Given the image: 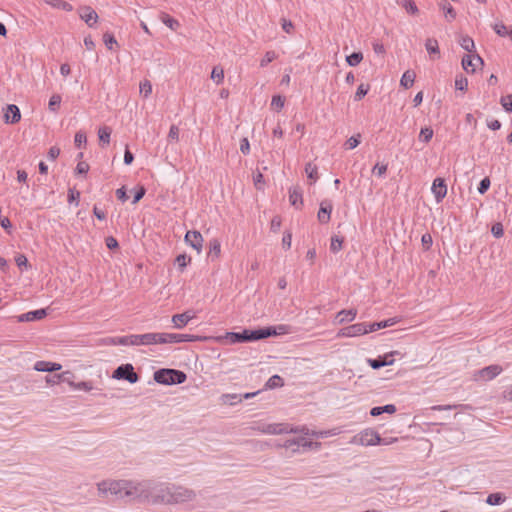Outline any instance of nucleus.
I'll return each instance as SVG.
<instances>
[{
	"label": "nucleus",
	"instance_id": "f8f14e48",
	"mask_svg": "<svg viewBox=\"0 0 512 512\" xmlns=\"http://www.w3.org/2000/svg\"><path fill=\"white\" fill-rule=\"evenodd\" d=\"M431 191L435 196V199L437 202L442 201V199L447 194V185L442 178H436L434 179L431 187Z\"/></svg>",
	"mask_w": 512,
	"mask_h": 512
},
{
	"label": "nucleus",
	"instance_id": "052dcab7",
	"mask_svg": "<svg viewBox=\"0 0 512 512\" xmlns=\"http://www.w3.org/2000/svg\"><path fill=\"white\" fill-rule=\"evenodd\" d=\"M467 86H468V81L466 78L464 77H457L455 79V88L457 90H461V91H464L467 89Z\"/></svg>",
	"mask_w": 512,
	"mask_h": 512
},
{
	"label": "nucleus",
	"instance_id": "c03bdc74",
	"mask_svg": "<svg viewBox=\"0 0 512 512\" xmlns=\"http://www.w3.org/2000/svg\"><path fill=\"white\" fill-rule=\"evenodd\" d=\"M172 323L174 324L175 328L181 329L188 324V321L185 319V317L181 313V314H175L172 316Z\"/></svg>",
	"mask_w": 512,
	"mask_h": 512
},
{
	"label": "nucleus",
	"instance_id": "4c0bfd02",
	"mask_svg": "<svg viewBox=\"0 0 512 512\" xmlns=\"http://www.w3.org/2000/svg\"><path fill=\"white\" fill-rule=\"evenodd\" d=\"M459 43H460V46H461L464 50H466V51H468V52H472V51H473V49L475 48L474 41H473V39H472L471 37H469V36H462V37H461V39H460V41H459Z\"/></svg>",
	"mask_w": 512,
	"mask_h": 512
},
{
	"label": "nucleus",
	"instance_id": "4468645a",
	"mask_svg": "<svg viewBox=\"0 0 512 512\" xmlns=\"http://www.w3.org/2000/svg\"><path fill=\"white\" fill-rule=\"evenodd\" d=\"M288 194H289L290 204L294 208L300 209L303 205V192H302L301 187H299V186L290 187Z\"/></svg>",
	"mask_w": 512,
	"mask_h": 512
},
{
	"label": "nucleus",
	"instance_id": "cd10ccee",
	"mask_svg": "<svg viewBox=\"0 0 512 512\" xmlns=\"http://www.w3.org/2000/svg\"><path fill=\"white\" fill-rule=\"evenodd\" d=\"M260 331H268L269 334L267 335V338L270 336H276V335H283L289 332V328L286 325H279L276 327H265L260 328Z\"/></svg>",
	"mask_w": 512,
	"mask_h": 512
},
{
	"label": "nucleus",
	"instance_id": "72a5a7b5",
	"mask_svg": "<svg viewBox=\"0 0 512 512\" xmlns=\"http://www.w3.org/2000/svg\"><path fill=\"white\" fill-rule=\"evenodd\" d=\"M344 238L339 235H334L331 237L330 250L333 253H337L342 249Z\"/></svg>",
	"mask_w": 512,
	"mask_h": 512
},
{
	"label": "nucleus",
	"instance_id": "09e8293b",
	"mask_svg": "<svg viewBox=\"0 0 512 512\" xmlns=\"http://www.w3.org/2000/svg\"><path fill=\"white\" fill-rule=\"evenodd\" d=\"M103 41L109 50H113V45H117L114 35L108 32L103 35Z\"/></svg>",
	"mask_w": 512,
	"mask_h": 512
},
{
	"label": "nucleus",
	"instance_id": "c9c22d12",
	"mask_svg": "<svg viewBox=\"0 0 512 512\" xmlns=\"http://www.w3.org/2000/svg\"><path fill=\"white\" fill-rule=\"evenodd\" d=\"M363 60L362 52H353L346 57V62L349 66H357Z\"/></svg>",
	"mask_w": 512,
	"mask_h": 512
},
{
	"label": "nucleus",
	"instance_id": "5fc2aeb1",
	"mask_svg": "<svg viewBox=\"0 0 512 512\" xmlns=\"http://www.w3.org/2000/svg\"><path fill=\"white\" fill-rule=\"evenodd\" d=\"M387 164H379L377 163L373 169H372V173L377 175L378 177H382L386 174L387 172Z\"/></svg>",
	"mask_w": 512,
	"mask_h": 512
},
{
	"label": "nucleus",
	"instance_id": "ddd939ff",
	"mask_svg": "<svg viewBox=\"0 0 512 512\" xmlns=\"http://www.w3.org/2000/svg\"><path fill=\"white\" fill-rule=\"evenodd\" d=\"M165 344L193 342L197 340V336L190 334L164 333Z\"/></svg>",
	"mask_w": 512,
	"mask_h": 512
},
{
	"label": "nucleus",
	"instance_id": "7c9ffc66",
	"mask_svg": "<svg viewBox=\"0 0 512 512\" xmlns=\"http://www.w3.org/2000/svg\"><path fill=\"white\" fill-rule=\"evenodd\" d=\"M45 2L53 8L61 9L64 11L73 10L72 5L64 0H45Z\"/></svg>",
	"mask_w": 512,
	"mask_h": 512
},
{
	"label": "nucleus",
	"instance_id": "a211bd4d",
	"mask_svg": "<svg viewBox=\"0 0 512 512\" xmlns=\"http://www.w3.org/2000/svg\"><path fill=\"white\" fill-rule=\"evenodd\" d=\"M4 118L6 123L15 124L19 122L21 119V113L18 106L9 104L6 108Z\"/></svg>",
	"mask_w": 512,
	"mask_h": 512
},
{
	"label": "nucleus",
	"instance_id": "a19ab883",
	"mask_svg": "<svg viewBox=\"0 0 512 512\" xmlns=\"http://www.w3.org/2000/svg\"><path fill=\"white\" fill-rule=\"evenodd\" d=\"M152 93V84L149 80H143L140 82V94L144 98H148Z\"/></svg>",
	"mask_w": 512,
	"mask_h": 512
},
{
	"label": "nucleus",
	"instance_id": "13d9d810",
	"mask_svg": "<svg viewBox=\"0 0 512 512\" xmlns=\"http://www.w3.org/2000/svg\"><path fill=\"white\" fill-rule=\"evenodd\" d=\"M86 141L87 138L84 132L79 131L75 134L74 142L77 147L81 148L82 145L86 144Z\"/></svg>",
	"mask_w": 512,
	"mask_h": 512
},
{
	"label": "nucleus",
	"instance_id": "c85d7f7f",
	"mask_svg": "<svg viewBox=\"0 0 512 512\" xmlns=\"http://www.w3.org/2000/svg\"><path fill=\"white\" fill-rule=\"evenodd\" d=\"M222 404L233 406L237 403L242 402V395L240 394H223L220 397Z\"/></svg>",
	"mask_w": 512,
	"mask_h": 512
},
{
	"label": "nucleus",
	"instance_id": "6ab92c4d",
	"mask_svg": "<svg viewBox=\"0 0 512 512\" xmlns=\"http://www.w3.org/2000/svg\"><path fill=\"white\" fill-rule=\"evenodd\" d=\"M61 368L62 366L59 363L48 361H37L34 365V369L39 372H56Z\"/></svg>",
	"mask_w": 512,
	"mask_h": 512
},
{
	"label": "nucleus",
	"instance_id": "e433bc0d",
	"mask_svg": "<svg viewBox=\"0 0 512 512\" xmlns=\"http://www.w3.org/2000/svg\"><path fill=\"white\" fill-rule=\"evenodd\" d=\"M305 172L307 177L311 179L313 182H316L318 179V169L317 166L312 163H307L305 166Z\"/></svg>",
	"mask_w": 512,
	"mask_h": 512
},
{
	"label": "nucleus",
	"instance_id": "338daca9",
	"mask_svg": "<svg viewBox=\"0 0 512 512\" xmlns=\"http://www.w3.org/2000/svg\"><path fill=\"white\" fill-rule=\"evenodd\" d=\"M168 139L173 141H178L179 139V128L176 125H172L170 127L169 133H168Z\"/></svg>",
	"mask_w": 512,
	"mask_h": 512
},
{
	"label": "nucleus",
	"instance_id": "a878e982",
	"mask_svg": "<svg viewBox=\"0 0 512 512\" xmlns=\"http://www.w3.org/2000/svg\"><path fill=\"white\" fill-rule=\"evenodd\" d=\"M396 323H397L396 318H390V319L383 320V321H380V322H374V323L368 324L369 333L377 331L379 329L390 327V326H392V325H394Z\"/></svg>",
	"mask_w": 512,
	"mask_h": 512
},
{
	"label": "nucleus",
	"instance_id": "412c9836",
	"mask_svg": "<svg viewBox=\"0 0 512 512\" xmlns=\"http://www.w3.org/2000/svg\"><path fill=\"white\" fill-rule=\"evenodd\" d=\"M502 372V367L499 365H490L479 371L480 376L485 380H491Z\"/></svg>",
	"mask_w": 512,
	"mask_h": 512
},
{
	"label": "nucleus",
	"instance_id": "4d7b16f0",
	"mask_svg": "<svg viewBox=\"0 0 512 512\" xmlns=\"http://www.w3.org/2000/svg\"><path fill=\"white\" fill-rule=\"evenodd\" d=\"M162 21L166 26L173 30H175L179 26V22L176 19L170 17L169 15H165L162 18Z\"/></svg>",
	"mask_w": 512,
	"mask_h": 512
},
{
	"label": "nucleus",
	"instance_id": "39448f33",
	"mask_svg": "<svg viewBox=\"0 0 512 512\" xmlns=\"http://www.w3.org/2000/svg\"><path fill=\"white\" fill-rule=\"evenodd\" d=\"M269 334L268 331H260L257 330H243L242 332H228L226 333L225 338L229 341V343L235 344V343H241V342H250V341H256L260 339L267 338V335Z\"/></svg>",
	"mask_w": 512,
	"mask_h": 512
},
{
	"label": "nucleus",
	"instance_id": "e2e57ef3",
	"mask_svg": "<svg viewBox=\"0 0 512 512\" xmlns=\"http://www.w3.org/2000/svg\"><path fill=\"white\" fill-rule=\"evenodd\" d=\"M490 187V179L488 177L483 178L478 186V192L484 194Z\"/></svg>",
	"mask_w": 512,
	"mask_h": 512
},
{
	"label": "nucleus",
	"instance_id": "0e129e2a",
	"mask_svg": "<svg viewBox=\"0 0 512 512\" xmlns=\"http://www.w3.org/2000/svg\"><path fill=\"white\" fill-rule=\"evenodd\" d=\"M114 345L130 346L129 335L122 337H115L111 340Z\"/></svg>",
	"mask_w": 512,
	"mask_h": 512
},
{
	"label": "nucleus",
	"instance_id": "b1692460",
	"mask_svg": "<svg viewBox=\"0 0 512 512\" xmlns=\"http://www.w3.org/2000/svg\"><path fill=\"white\" fill-rule=\"evenodd\" d=\"M396 412V406L393 404H387L385 406H376L370 410V415L377 417L383 413L394 414Z\"/></svg>",
	"mask_w": 512,
	"mask_h": 512
},
{
	"label": "nucleus",
	"instance_id": "7ed1b4c3",
	"mask_svg": "<svg viewBox=\"0 0 512 512\" xmlns=\"http://www.w3.org/2000/svg\"><path fill=\"white\" fill-rule=\"evenodd\" d=\"M126 480H103L97 484L98 496L108 498L114 496L125 499Z\"/></svg>",
	"mask_w": 512,
	"mask_h": 512
},
{
	"label": "nucleus",
	"instance_id": "9b49d317",
	"mask_svg": "<svg viewBox=\"0 0 512 512\" xmlns=\"http://www.w3.org/2000/svg\"><path fill=\"white\" fill-rule=\"evenodd\" d=\"M398 354L397 351L379 356L376 359H369L368 363L373 369H380L381 367L392 365L394 363V355Z\"/></svg>",
	"mask_w": 512,
	"mask_h": 512
},
{
	"label": "nucleus",
	"instance_id": "0eeeda50",
	"mask_svg": "<svg viewBox=\"0 0 512 512\" xmlns=\"http://www.w3.org/2000/svg\"><path fill=\"white\" fill-rule=\"evenodd\" d=\"M382 442L381 436L373 429H364L356 434L350 441L351 444L361 446H374Z\"/></svg>",
	"mask_w": 512,
	"mask_h": 512
},
{
	"label": "nucleus",
	"instance_id": "393cba45",
	"mask_svg": "<svg viewBox=\"0 0 512 512\" xmlns=\"http://www.w3.org/2000/svg\"><path fill=\"white\" fill-rule=\"evenodd\" d=\"M357 315V311L355 309H349V310H341L337 316L336 319L339 324L345 323V322H351L355 319Z\"/></svg>",
	"mask_w": 512,
	"mask_h": 512
},
{
	"label": "nucleus",
	"instance_id": "f257e3e1",
	"mask_svg": "<svg viewBox=\"0 0 512 512\" xmlns=\"http://www.w3.org/2000/svg\"><path fill=\"white\" fill-rule=\"evenodd\" d=\"M126 484V491H124L125 499L130 501H146L153 504L158 503V499L156 498V490L159 488V484H155L148 480H126Z\"/></svg>",
	"mask_w": 512,
	"mask_h": 512
},
{
	"label": "nucleus",
	"instance_id": "423d86ee",
	"mask_svg": "<svg viewBox=\"0 0 512 512\" xmlns=\"http://www.w3.org/2000/svg\"><path fill=\"white\" fill-rule=\"evenodd\" d=\"M254 430L268 435H280L286 433H296L297 429L283 423H259L253 427Z\"/></svg>",
	"mask_w": 512,
	"mask_h": 512
},
{
	"label": "nucleus",
	"instance_id": "680f3d73",
	"mask_svg": "<svg viewBox=\"0 0 512 512\" xmlns=\"http://www.w3.org/2000/svg\"><path fill=\"white\" fill-rule=\"evenodd\" d=\"M190 261V258H187L185 254L178 255L176 258V263L181 271L187 266V263Z\"/></svg>",
	"mask_w": 512,
	"mask_h": 512
},
{
	"label": "nucleus",
	"instance_id": "6e6d98bb",
	"mask_svg": "<svg viewBox=\"0 0 512 512\" xmlns=\"http://www.w3.org/2000/svg\"><path fill=\"white\" fill-rule=\"evenodd\" d=\"M493 29L499 36L505 37L508 35L509 28L503 23H496Z\"/></svg>",
	"mask_w": 512,
	"mask_h": 512
},
{
	"label": "nucleus",
	"instance_id": "6e6552de",
	"mask_svg": "<svg viewBox=\"0 0 512 512\" xmlns=\"http://www.w3.org/2000/svg\"><path fill=\"white\" fill-rule=\"evenodd\" d=\"M112 377L117 380H126L131 384H134L139 380V376L134 371L132 364L120 365L114 370Z\"/></svg>",
	"mask_w": 512,
	"mask_h": 512
},
{
	"label": "nucleus",
	"instance_id": "2eb2a0df",
	"mask_svg": "<svg viewBox=\"0 0 512 512\" xmlns=\"http://www.w3.org/2000/svg\"><path fill=\"white\" fill-rule=\"evenodd\" d=\"M79 15L80 18L84 20L89 27H93L97 23L98 15L95 10L89 6L81 8Z\"/></svg>",
	"mask_w": 512,
	"mask_h": 512
},
{
	"label": "nucleus",
	"instance_id": "8fccbe9b",
	"mask_svg": "<svg viewBox=\"0 0 512 512\" xmlns=\"http://www.w3.org/2000/svg\"><path fill=\"white\" fill-rule=\"evenodd\" d=\"M360 134H358L357 136H352L350 137L346 142H345V148L346 149H349V150H352L354 148H356L359 143H360Z\"/></svg>",
	"mask_w": 512,
	"mask_h": 512
},
{
	"label": "nucleus",
	"instance_id": "774afa93",
	"mask_svg": "<svg viewBox=\"0 0 512 512\" xmlns=\"http://www.w3.org/2000/svg\"><path fill=\"white\" fill-rule=\"evenodd\" d=\"M145 192H146V190L144 187H140L139 189L135 190L132 203L136 204L137 202H139L145 195Z\"/></svg>",
	"mask_w": 512,
	"mask_h": 512
},
{
	"label": "nucleus",
	"instance_id": "49530a36",
	"mask_svg": "<svg viewBox=\"0 0 512 512\" xmlns=\"http://www.w3.org/2000/svg\"><path fill=\"white\" fill-rule=\"evenodd\" d=\"M433 137V130L430 127H424L419 134V140L428 143Z\"/></svg>",
	"mask_w": 512,
	"mask_h": 512
},
{
	"label": "nucleus",
	"instance_id": "37998d69",
	"mask_svg": "<svg viewBox=\"0 0 512 512\" xmlns=\"http://www.w3.org/2000/svg\"><path fill=\"white\" fill-rule=\"evenodd\" d=\"M505 500V497L501 493H492L488 495L486 503L489 505H499Z\"/></svg>",
	"mask_w": 512,
	"mask_h": 512
},
{
	"label": "nucleus",
	"instance_id": "79ce46f5",
	"mask_svg": "<svg viewBox=\"0 0 512 512\" xmlns=\"http://www.w3.org/2000/svg\"><path fill=\"white\" fill-rule=\"evenodd\" d=\"M401 5L409 14L416 15L419 11L413 0H402Z\"/></svg>",
	"mask_w": 512,
	"mask_h": 512
},
{
	"label": "nucleus",
	"instance_id": "20e7f679",
	"mask_svg": "<svg viewBox=\"0 0 512 512\" xmlns=\"http://www.w3.org/2000/svg\"><path fill=\"white\" fill-rule=\"evenodd\" d=\"M187 376L183 371L176 369H159L154 373V380L159 384L174 385L185 382Z\"/></svg>",
	"mask_w": 512,
	"mask_h": 512
},
{
	"label": "nucleus",
	"instance_id": "c756f323",
	"mask_svg": "<svg viewBox=\"0 0 512 512\" xmlns=\"http://www.w3.org/2000/svg\"><path fill=\"white\" fill-rule=\"evenodd\" d=\"M440 8L443 10L444 16L448 21H452L455 19L456 12L449 2H447L446 0H443L440 3Z\"/></svg>",
	"mask_w": 512,
	"mask_h": 512
},
{
	"label": "nucleus",
	"instance_id": "ea45409f",
	"mask_svg": "<svg viewBox=\"0 0 512 512\" xmlns=\"http://www.w3.org/2000/svg\"><path fill=\"white\" fill-rule=\"evenodd\" d=\"M211 79L217 84L222 83L224 80V70L219 66H215L211 72Z\"/></svg>",
	"mask_w": 512,
	"mask_h": 512
},
{
	"label": "nucleus",
	"instance_id": "9d476101",
	"mask_svg": "<svg viewBox=\"0 0 512 512\" xmlns=\"http://www.w3.org/2000/svg\"><path fill=\"white\" fill-rule=\"evenodd\" d=\"M483 64V59L477 55H466L462 59L463 69L468 73H474L478 65Z\"/></svg>",
	"mask_w": 512,
	"mask_h": 512
},
{
	"label": "nucleus",
	"instance_id": "69168bd1",
	"mask_svg": "<svg viewBox=\"0 0 512 512\" xmlns=\"http://www.w3.org/2000/svg\"><path fill=\"white\" fill-rule=\"evenodd\" d=\"M130 346L143 345V334L141 335H129Z\"/></svg>",
	"mask_w": 512,
	"mask_h": 512
},
{
	"label": "nucleus",
	"instance_id": "f03ea898",
	"mask_svg": "<svg viewBox=\"0 0 512 512\" xmlns=\"http://www.w3.org/2000/svg\"><path fill=\"white\" fill-rule=\"evenodd\" d=\"M158 503L176 504L193 501L196 498L194 490L183 486L159 484L156 490Z\"/></svg>",
	"mask_w": 512,
	"mask_h": 512
},
{
	"label": "nucleus",
	"instance_id": "3c124183",
	"mask_svg": "<svg viewBox=\"0 0 512 512\" xmlns=\"http://www.w3.org/2000/svg\"><path fill=\"white\" fill-rule=\"evenodd\" d=\"M284 102H285V99L282 96L276 95V96H273V98H272L271 106L273 108H275L277 111H279L284 107Z\"/></svg>",
	"mask_w": 512,
	"mask_h": 512
},
{
	"label": "nucleus",
	"instance_id": "58836bf2",
	"mask_svg": "<svg viewBox=\"0 0 512 512\" xmlns=\"http://www.w3.org/2000/svg\"><path fill=\"white\" fill-rule=\"evenodd\" d=\"M61 100L62 98L59 94L52 95L48 103L49 110L52 112H57L60 107Z\"/></svg>",
	"mask_w": 512,
	"mask_h": 512
},
{
	"label": "nucleus",
	"instance_id": "f704fd0d",
	"mask_svg": "<svg viewBox=\"0 0 512 512\" xmlns=\"http://www.w3.org/2000/svg\"><path fill=\"white\" fill-rule=\"evenodd\" d=\"M284 385L283 379L279 375H273L266 382V388L274 389L278 387H282Z\"/></svg>",
	"mask_w": 512,
	"mask_h": 512
},
{
	"label": "nucleus",
	"instance_id": "2f4dec72",
	"mask_svg": "<svg viewBox=\"0 0 512 512\" xmlns=\"http://www.w3.org/2000/svg\"><path fill=\"white\" fill-rule=\"evenodd\" d=\"M425 48L429 54H440L438 41L434 38H428L425 42Z\"/></svg>",
	"mask_w": 512,
	"mask_h": 512
},
{
	"label": "nucleus",
	"instance_id": "4be33fe9",
	"mask_svg": "<svg viewBox=\"0 0 512 512\" xmlns=\"http://www.w3.org/2000/svg\"><path fill=\"white\" fill-rule=\"evenodd\" d=\"M313 445L318 446L319 443H313L311 441L306 440L303 437L286 440L285 443L283 444V446L286 448H291L293 446L311 448Z\"/></svg>",
	"mask_w": 512,
	"mask_h": 512
},
{
	"label": "nucleus",
	"instance_id": "aec40b11",
	"mask_svg": "<svg viewBox=\"0 0 512 512\" xmlns=\"http://www.w3.org/2000/svg\"><path fill=\"white\" fill-rule=\"evenodd\" d=\"M332 211V204L325 200L320 204V209L318 211V220L323 224L327 223L330 219V214Z\"/></svg>",
	"mask_w": 512,
	"mask_h": 512
},
{
	"label": "nucleus",
	"instance_id": "603ef678",
	"mask_svg": "<svg viewBox=\"0 0 512 512\" xmlns=\"http://www.w3.org/2000/svg\"><path fill=\"white\" fill-rule=\"evenodd\" d=\"M500 103L507 112H512V94L501 97Z\"/></svg>",
	"mask_w": 512,
	"mask_h": 512
},
{
	"label": "nucleus",
	"instance_id": "5701e85b",
	"mask_svg": "<svg viewBox=\"0 0 512 512\" xmlns=\"http://www.w3.org/2000/svg\"><path fill=\"white\" fill-rule=\"evenodd\" d=\"M165 344L164 333L143 334V345Z\"/></svg>",
	"mask_w": 512,
	"mask_h": 512
},
{
	"label": "nucleus",
	"instance_id": "473e14b6",
	"mask_svg": "<svg viewBox=\"0 0 512 512\" xmlns=\"http://www.w3.org/2000/svg\"><path fill=\"white\" fill-rule=\"evenodd\" d=\"M111 136V129L107 126H104L98 130L99 141L103 144H109Z\"/></svg>",
	"mask_w": 512,
	"mask_h": 512
},
{
	"label": "nucleus",
	"instance_id": "bb28decb",
	"mask_svg": "<svg viewBox=\"0 0 512 512\" xmlns=\"http://www.w3.org/2000/svg\"><path fill=\"white\" fill-rule=\"evenodd\" d=\"M415 77H416V74L414 71H412V70L405 71L400 80L401 86H403L406 89L412 87L414 84V81H415Z\"/></svg>",
	"mask_w": 512,
	"mask_h": 512
},
{
	"label": "nucleus",
	"instance_id": "bf43d9fd",
	"mask_svg": "<svg viewBox=\"0 0 512 512\" xmlns=\"http://www.w3.org/2000/svg\"><path fill=\"white\" fill-rule=\"evenodd\" d=\"M73 374L70 371H64L60 374H57V379L63 382H66L70 386V382H74L72 380Z\"/></svg>",
	"mask_w": 512,
	"mask_h": 512
},
{
	"label": "nucleus",
	"instance_id": "dca6fc26",
	"mask_svg": "<svg viewBox=\"0 0 512 512\" xmlns=\"http://www.w3.org/2000/svg\"><path fill=\"white\" fill-rule=\"evenodd\" d=\"M185 241L191 245L198 253L202 248V236L197 231H187L185 235Z\"/></svg>",
	"mask_w": 512,
	"mask_h": 512
},
{
	"label": "nucleus",
	"instance_id": "de8ad7c7",
	"mask_svg": "<svg viewBox=\"0 0 512 512\" xmlns=\"http://www.w3.org/2000/svg\"><path fill=\"white\" fill-rule=\"evenodd\" d=\"M277 58V55L274 51H267L264 55V57L262 58V60L260 61V66L261 67H265L267 66L270 62H272L273 60H275Z\"/></svg>",
	"mask_w": 512,
	"mask_h": 512
},
{
	"label": "nucleus",
	"instance_id": "a18cd8bd",
	"mask_svg": "<svg viewBox=\"0 0 512 512\" xmlns=\"http://www.w3.org/2000/svg\"><path fill=\"white\" fill-rule=\"evenodd\" d=\"M70 387H72L75 390H84V391H91L93 389L92 383L87 381L82 382H70Z\"/></svg>",
	"mask_w": 512,
	"mask_h": 512
},
{
	"label": "nucleus",
	"instance_id": "864d4df0",
	"mask_svg": "<svg viewBox=\"0 0 512 512\" xmlns=\"http://www.w3.org/2000/svg\"><path fill=\"white\" fill-rule=\"evenodd\" d=\"M369 91V85H364V84H361L359 85L356 93H355V96H354V99L355 101H359L361 100Z\"/></svg>",
	"mask_w": 512,
	"mask_h": 512
},
{
	"label": "nucleus",
	"instance_id": "1a4fd4ad",
	"mask_svg": "<svg viewBox=\"0 0 512 512\" xmlns=\"http://www.w3.org/2000/svg\"><path fill=\"white\" fill-rule=\"evenodd\" d=\"M369 333L368 325L365 323H356L342 328L337 333V337H357Z\"/></svg>",
	"mask_w": 512,
	"mask_h": 512
},
{
	"label": "nucleus",
	"instance_id": "f3484780",
	"mask_svg": "<svg viewBox=\"0 0 512 512\" xmlns=\"http://www.w3.org/2000/svg\"><path fill=\"white\" fill-rule=\"evenodd\" d=\"M47 315L46 309H38L29 311L27 313L18 316V322H31L35 320H41Z\"/></svg>",
	"mask_w": 512,
	"mask_h": 512
}]
</instances>
